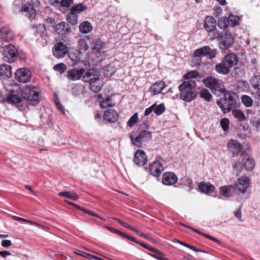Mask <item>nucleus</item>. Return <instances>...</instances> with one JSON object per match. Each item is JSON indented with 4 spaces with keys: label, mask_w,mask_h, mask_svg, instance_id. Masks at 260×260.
<instances>
[{
    "label": "nucleus",
    "mask_w": 260,
    "mask_h": 260,
    "mask_svg": "<svg viewBox=\"0 0 260 260\" xmlns=\"http://www.w3.org/2000/svg\"><path fill=\"white\" fill-rule=\"evenodd\" d=\"M69 58L73 61L78 62L82 56V53L80 50L75 49L68 53Z\"/></svg>",
    "instance_id": "obj_34"
},
{
    "label": "nucleus",
    "mask_w": 260,
    "mask_h": 260,
    "mask_svg": "<svg viewBox=\"0 0 260 260\" xmlns=\"http://www.w3.org/2000/svg\"><path fill=\"white\" fill-rule=\"evenodd\" d=\"M89 86L91 90L95 93L99 92L102 89V85L100 79L90 82Z\"/></svg>",
    "instance_id": "obj_36"
},
{
    "label": "nucleus",
    "mask_w": 260,
    "mask_h": 260,
    "mask_svg": "<svg viewBox=\"0 0 260 260\" xmlns=\"http://www.w3.org/2000/svg\"><path fill=\"white\" fill-rule=\"evenodd\" d=\"M53 69L59 72L61 74H63L67 69V66L63 63H58L53 67Z\"/></svg>",
    "instance_id": "obj_53"
},
{
    "label": "nucleus",
    "mask_w": 260,
    "mask_h": 260,
    "mask_svg": "<svg viewBox=\"0 0 260 260\" xmlns=\"http://www.w3.org/2000/svg\"><path fill=\"white\" fill-rule=\"evenodd\" d=\"M224 97L220 98L216 102L221 111L225 114L230 112L238 105L239 99L238 94L232 91L225 92Z\"/></svg>",
    "instance_id": "obj_1"
},
{
    "label": "nucleus",
    "mask_w": 260,
    "mask_h": 260,
    "mask_svg": "<svg viewBox=\"0 0 260 260\" xmlns=\"http://www.w3.org/2000/svg\"><path fill=\"white\" fill-rule=\"evenodd\" d=\"M164 170L162 164L159 161H155L151 164L149 167L150 174L155 177H158Z\"/></svg>",
    "instance_id": "obj_23"
},
{
    "label": "nucleus",
    "mask_w": 260,
    "mask_h": 260,
    "mask_svg": "<svg viewBox=\"0 0 260 260\" xmlns=\"http://www.w3.org/2000/svg\"><path fill=\"white\" fill-rule=\"evenodd\" d=\"M200 95L201 98L207 102H210L212 100V95L207 89H203L200 91Z\"/></svg>",
    "instance_id": "obj_45"
},
{
    "label": "nucleus",
    "mask_w": 260,
    "mask_h": 260,
    "mask_svg": "<svg viewBox=\"0 0 260 260\" xmlns=\"http://www.w3.org/2000/svg\"><path fill=\"white\" fill-rule=\"evenodd\" d=\"M134 161L138 166H143L147 162V156L145 152L139 149L135 152L134 156Z\"/></svg>",
    "instance_id": "obj_16"
},
{
    "label": "nucleus",
    "mask_w": 260,
    "mask_h": 260,
    "mask_svg": "<svg viewBox=\"0 0 260 260\" xmlns=\"http://www.w3.org/2000/svg\"><path fill=\"white\" fill-rule=\"evenodd\" d=\"M58 195L60 196L64 197L73 201H76L79 198L77 194L75 193H72L70 191L59 192L58 193Z\"/></svg>",
    "instance_id": "obj_44"
},
{
    "label": "nucleus",
    "mask_w": 260,
    "mask_h": 260,
    "mask_svg": "<svg viewBox=\"0 0 260 260\" xmlns=\"http://www.w3.org/2000/svg\"><path fill=\"white\" fill-rule=\"evenodd\" d=\"M118 114L114 109H110L105 111L103 117L105 120L110 123H115L118 119Z\"/></svg>",
    "instance_id": "obj_20"
},
{
    "label": "nucleus",
    "mask_w": 260,
    "mask_h": 260,
    "mask_svg": "<svg viewBox=\"0 0 260 260\" xmlns=\"http://www.w3.org/2000/svg\"><path fill=\"white\" fill-rule=\"evenodd\" d=\"M21 12L29 19L33 20L36 17L37 13L32 4L27 3L23 5Z\"/></svg>",
    "instance_id": "obj_15"
},
{
    "label": "nucleus",
    "mask_w": 260,
    "mask_h": 260,
    "mask_svg": "<svg viewBox=\"0 0 260 260\" xmlns=\"http://www.w3.org/2000/svg\"><path fill=\"white\" fill-rule=\"evenodd\" d=\"M199 76V73L198 71L193 70L189 71L183 75V79L186 80H191L192 78H196Z\"/></svg>",
    "instance_id": "obj_46"
},
{
    "label": "nucleus",
    "mask_w": 260,
    "mask_h": 260,
    "mask_svg": "<svg viewBox=\"0 0 260 260\" xmlns=\"http://www.w3.org/2000/svg\"><path fill=\"white\" fill-rule=\"evenodd\" d=\"M227 147L233 156L237 155L240 153H241L242 155H244L243 152L241 151V145L235 140L229 141L227 144Z\"/></svg>",
    "instance_id": "obj_17"
},
{
    "label": "nucleus",
    "mask_w": 260,
    "mask_h": 260,
    "mask_svg": "<svg viewBox=\"0 0 260 260\" xmlns=\"http://www.w3.org/2000/svg\"><path fill=\"white\" fill-rule=\"evenodd\" d=\"M32 74L30 70L26 68H20L15 72L16 80L21 83H26L31 79Z\"/></svg>",
    "instance_id": "obj_10"
},
{
    "label": "nucleus",
    "mask_w": 260,
    "mask_h": 260,
    "mask_svg": "<svg viewBox=\"0 0 260 260\" xmlns=\"http://www.w3.org/2000/svg\"><path fill=\"white\" fill-rule=\"evenodd\" d=\"M217 25L221 29H226L230 25L229 18L225 17L220 18L217 22Z\"/></svg>",
    "instance_id": "obj_39"
},
{
    "label": "nucleus",
    "mask_w": 260,
    "mask_h": 260,
    "mask_svg": "<svg viewBox=\"0 0 260 260\" xmlns=\"http://www.w3.org/2000/svg\"><path fill=\"white\" fill-rule=\"evenodd\" d=\"M230 121L228 118H224L221 119L220 122V124L223 131H228L229 127Z\"/></svg>",
    "instance_id": "obj_54"
},
{
    "label": "nucleus",
    "mask_w": 260,
    "mask_h": 260,
    "mask_svg": "<svg viewBox=\"0 0 260 260\" xmlns=\"http://www.w3.org/2000/svg\"><path fill=\"white\" fill-rule=\"evenodd\" d=\"M228 18H229V24H231L232 27L238 25L240 20L238 16L234 15L233 14H230Z\"/></svg>",
    "instance_id": "obj_47"
},
{
    "label": "nucleus",
    "mask_w": 260,
    "mask_h": 260,
    "mask_svg": "<svg viewBox=\"0 0 260 260\" xmlns=\"http://www.w3.org/2000/svg\"><path fill=\"white\" fill-rule=\"evenodd\" d=\"M2 55L3 59L9 63L15 62L18 57L17 50L11 44L6 45L3 48Z\"/></svg>",
    "instance_id": "obj_8"
},
{
    "label": "nucleus",
    "mask_w": 260,
    "mask_h": 260,
    "mask_svg": "<svg viewBox=\"0 0 260 260\" xmlns=\"http://www.w3.org/2000/svg\"><path fill=\"white\" fill-rule=\"evenodd\" d=\"M100 72L96 69H90L83 74V80L85 82H90L100 79Z\"/></svg>",
    "instance_id": "obj_14"
},
{
    "label": "nucleus",
    "mask_w": 260,
    "mask_h": 260,
    "mask_svg": "<svg viewBox=\"0 0 260 260\" xmlns=\"http://www.w3.org/2000/svg\"><path fill=\"white\" fill-rule=\"evenodd\" d=\"M232 114L235 118L239 121H243L245 120V116L240 110L234 109L232 111Z\"/></svg>",
    "instance_id": "obj_38"
},
{
    "label": "nucleus",
    "mask_w": 260,
    "mask_h": 260,
    "mask_svg": "<svg viewBox=\"0 0 260 260\" xmlns=\"http://www.w3.org/2000/svg\"><path fill=\"white\" fill-rule=\"evenodd\" d=\"M12 76V67L9 64H4L0 66V76L7 79Z\"/></svg>",
    "instance_id": "obj_29"
},
{
    "label": "nucleus",
    "mask_w": 260,
    "mask_h": 260,
    "mask_svg": "<svg viewBox=\"0 0 260 260\" xmlns=\"http://www.w3.org/2000/svg\"><path fill=\"white\" fill-rule=\"evenodd\" d=\"M252 125L257 131L260 128V119L254 117L251 120Z\"/></svg>",
    "instance_id": "obj_57"
},
{
    "label": "nucleus",
    "mask_w": 260,
    "mask_h": 260,
    "mask_svg": "<svg viewBox=\"0 0 260 260\" xmlns=\"http://www.w3.org/2000/svg\"><path fill=\"white\" fill-rule=\"evenodd\" d=\"M84 89L85 88L83 85L77 84L72 88V94L74 96H77L83 93Z\"/></svg>",
    "instance_id": "obj_37"
},
{
    "label": "nucleus",
    "mask_w": 260,
    "mask_h": 260,
    "mask_svg": "<svg viewBox=\"0 0 260 260\" xmlns=\"http://www.w3.org/2000/svg\"><path fill=\"white\" fill-rule=\"evenodd\" d=\"M238 87H241L243 88H247L248 86V84L246 81L240 80L238 83Z\"/></svg>",
    "instance_id": "obj_64"
},
{
    "label": "nucleus",
    "mask_w": 260,
    "mask_h": 260,
    "mask_svg": "<svg viewBox=\"0 0 260 260\" xmlns=\"http://www.w3.org/2000/svg\"><path fill=\"white\" fill-rule=\"evenodd\" d=\"M67 21L69 23L74 25L76 24L78 22V16L74 12H72L71 10L70 13H69L66 16Z\"/></svg>",
    "instance_id": "obj_40"
},
{
    "label": "nucleus",
    "mask_w": 260,
    "mask_h": 260,
    "mask_svg": "<svg viewBox=\"0 0 260 260\" xmlns=\"http://www.w3.org/2000/svg\"><path fill=\"white\" fill-rule=\"evenodd\" d=\"M73 3V0H61L60 5L63 7H69Z\"/></svg>",
    "instance_id": "obj_60"
},
{
    "label": "nucleus",
    "mask_w": 260,
    "mask_h": 260,
    "mask_svg": "<svg viewBox=\"0 0 260 260\" xmlns=\"http://www.w3.org/2000/svg\"><path fill=\"white\" fill-rule=\"evenodd\" d=\"M252 86L255 89L260 91V76L254 75L250 81Z\"/></svg>",
    "instance_id": "obj_43"
},
{
    "label": "nucleus",
    "mask_w": 260,
    "mask_h": 260,
    "mask_svg": "<svg viewBox=\"0 0 260 260\" xmlns=\"http://www.w3.org/2000/svg\"><path fill=\"white\" fill-rule=\"evenodd\" d=\"M195 233L198 234L199 235H200L204 237H206L207 238V239H210L217 243H220V241L216 239V238L214 237H212L209 235H208L207 234H205V233H204L201 231H200L199 230H197V229H195V231H194Z\"/></svg>",
    "instance_id": "obj_52"
},
{
    "label": "nucleus",
    "mask_w": 260,
    "mask_h": 260,
    "mask_svg": "<svg viewBox=\"0 0 260 260\" xmlns=\"http://www.w3.org/2000/svg\"><path fill=\"white\" fill-rule=\"evenodd\" d=\"M114 106V104L112 103V99L110 97H107L100 102V106L103 109L112 107Z\"/></svg>",
    "instance_id": "obj_41"
},
{
    "label": "nucleus",
    "mask_w": 260,
    "mask_h": 260,
    "mask_svg": "<svg viewBox=\"0 0 260 260\" xmlns=\"http://www.w3.org/2000/svg\"><path fill=\"white\" fill-rule=\"evenodd\" d=\"M196 87V81L193 80L183 82L178 86L180 99L186 102L193 101L197 96Z\"/></svg>",
    "instance_id": "obj_2"
},
{
    "label": "nucleus",
    "mask_w": 260,
    "mask_h": 260,
    "mask_svg": "<svg viewBox=\"0 0 260 260\" xmlns=\"http://www.w3.org/2000/svg\"><path fill=\"white\" fill-rule=\"evenodd\" d=\"M31 28L34 30V34L36 37H42L45 31H46L45 25L43 24L33 25L31 26Z\"/></svg>",
    "instance_id": "obj_33"
},
{
    "label": "nucleus",
    "mask_w": 260,
    "mask_h": 260,
    "mask_svg": "<svg viewBox=\"0 0 260 260\" xmlns=\"http://www.w3.org/2000/svg\"><path fill=\"white\" fill-rule=\"evenodd\" d=\"M222 61L230 69L233 66L236 65L238 62V57L233 53L226 54L222 59Z\"/></svg>",
    "instance_id": "obj_22"
},
{
    "label": "nucleus",
    "mask_w": 260,
    "mask_h": 260,
    "mask_svg": "<svg viewBox=\"0 0 260 260\" xmlns=\"http://www.w3.org/2000/svg\"><path fill=\"white\" fill-rule=\"evenodd\" d=\"M54 103L57 108V109L63 114H65V109L63 106L61 104L59 99L56 95L55 98L54 99Z\"/></svg>",
    "instance_id": "obj_55"
},
{
    "label": "nucleus",
    "mask_w": 260,
    "mask_h": 260,
    "mask_svg": "<svg viewBox=\"0 0 260 260\" xmlns=\"http://www.w3.org/2000/svg\"><path fill=\"white\" fill-rule=\"evenodd\" d=\"M204 28L207 32V36L210 40H212L217 36L220 32L217 28V22L212 16H207L204 20Z\"/></svg>",
    "instance_id": "obj_7"
},
{
    "label": "nucleus",
    "mask_w": 260,
    "mask_h": 260,
    "mask_svg": "<svg viewBox=\"0 0 260 260\" xmlns=\"http://www.w3.org/2000/svg\"><path fill=\"white\" fill-rule=\"evenodd\" d=\"M203 82L215 95L220 96L226 92V89L223 83L214 77H208L203 80Z\"/></svg>",
    "instance_id": "obj_5"
},
{
    "label": "nucleus",
    "mask_w": 260,
    "mask_h": 260,
    "mask_svg": "<svg viewBox=\"0 0 260 260\" xmlns=\"http://www.w3.org/2000/svg\"><path fill=\"white\" fill-rule=\"evenodd\" d=\"M130 139L134 145L141 148L143 142H148L152 139V133L146 130H142L140 133L133 132L130 136Z\"/></svg>",
    "instance_id": "obj_6"
},
{
    "label": "nucleus",
    "mask_w": 260,
    "mask_h": 260,
    "mask_svg": "<svg viewBox=\"0 0 260 260\" xmlns=\"http://www.w3.org/2000/svg\"><path fill=\"white\" fill-rule=\"evenodd\" d=\"M105 70L106 72H107L106 73V75L110 76H111L112 75H113L116 71L115 68L111 65L107 66L105 68Z\"/></svg>",
    "instance_id": "obj_56"
},
{
    "label": "nucleus",
    "mask_w": 260,
    "mask_h": 260,
    "mask_svg": "<svg viewBox=\"0 0 260 260\" xmlns=\"http://www.w3.org/2000/svg\"><path fill=\"white\" fill-rule=\"evenodd\" d=\"M6 101L7 103L15 106L19 110L23 109V101L18 95L10 93L6 98Z\"/></svg>",
    "instance_id": "obj_13"
},
{
    "label": "nucleus",
    "mask_w": 260,
    "mask_h": 260,
    "mask_svg": "<svg viewBox=\"0 0 260 260\" xmlns=\"http://www.w3.org/2000/svg\"><path fill=\"white\" fill-rule=\"evenodd\" d=\"M84 69H73L68 71L67 77L68 79L72 81H76L83 78Z\"/></svg>",
    "instance_id": "obj_19"
},
{
    "label": "nucleus",
    "mask_w": 260,
    "mask_h": 260,
    "mask_svg": "<svg viewBox=\"0 0 260 260\" xmlns=\"http://www.w3.org/2000/svg\"><path fill=\"white\" fill-rule=\"evenodd\" d=\"M56 32L60 35H67L71 32L69 24L65 22H61L56 24L55 27Z\"/></svg>",
    "instance_id": "obj_21"
},
{
    "label": "nucleus",
    "mask_w": 260,
    "mask_h": 260,
    "mask_svg": "<svg viewBox=\"0 0 260 260\" xmlns=\"http://www.w3.org/2000/svg\"><path fill=\"white\" fill-rule=\"evenodd\" d=\"M40 92L38 89L34 86L27 85L21 91L22 98L29 101L37 102L39 100Z\"/></svg>",
    "instance_id": "obj_9"
},
{
    "label": "nucleus",
    "mask_w": 260,
    "mask_h": 260,
    "mask_svg": "<svg viewBox=\"0 0 260 260\" xmlns=\"http://www.w3.org/2000/svg\"><path fill=\"white\" fill-rule=\"evenodd\" d=\"M214 40L217 41L218 47L222 50H226L231 48L235 42L234 38L228 30L219 32L217 36L211 41Z\"/></svg>",
    "instance_id": "obj_4"
},
{
    "label": "nucleus",
    "mask_w": 260,
    "mask_h": 260,
    "mask_svg": "<svg viewBox=\"0 0 260 260\" xmlns=\"http://www.w3.org/2000/svg\"><path fill=\"white\" fill-rule=\"evenodd\" d=\"M1 245L4 247H9L12 245V242L10 240H3L2 241Z\"/></svg>",
    "instance_id": "obj_63"
},
{
    "label": "nucleus",
    "mask_w": 260,
    "mask_h": 260,
    "mask_svg": "<svg viewBox=\"0 0 260 260\" xmlns=\"http://www.w3.org/2000/svg\"><path fill=\"white\" fill-rule=\"evenodd\" d=\"M76 253L78 255H81L84 257H86L87 258H93L94 259H95L96 258V256H93L89 253H85L80 250H78V251L76 252Z\"/></svg>",
    "instance_id": "obj_59"
},
{
    "label": "nucleus",
    "mask_w": 260,
    "mask_h": 260,
    "mask_svg": "<svg viewBox=\"0 0 260 260\" xmlns=\"http://www.w3.org/2000/svg\"><path fill=\"white\" fill-rule=\"evenodd\" d=\"M242 103L246 107H250L252 105L253 101L252 99L248 95H242L241 98Z\"/></svg>",
    "instance_id": "obj_50"
},
{
    "label": "nucleus",
    "mask_w": 260,
    "mask_h": 260,
    "mask_svg": "<svg viewBox=\"0 0 260 260\" xmlns=\"http://www.w3.org/2000/svg\"><path fill=\"white\" fill-rule=\"evenodd\" d=\"M165 109L166 108L163 103L160 104L158 105L156 104L155 108H154L153 112L156 115H160L165 112Z\"/></svg>",
    "instance_id": "obj_49"
},
{
    "label": "nucleus",
    "mask_w": 260,
    "mask_h": 260,
    "mask_svg": "<svg viewBox=\"0 0 260 260\" xmlns=\"http://www.w3.org/2000/svg\"><path fill=\"white\" fill-rule=\"evenodd\" d=\"M76 206L77 209H78L81 211H82L83 212H84V213H85L86 214H88L92 216L96 217L97 218H99L100 219L101 218L98 214H95V213H94L93 212L89 211L86 210V209L82 208L78 205H76Z\"/></svg>",
    "instance_id": "obj_58"
},
{
    "label": "nucleus",
    "mask_w": 260,
    "mask_h": 260,
    "mask_svg": "<svg viewBox=\"0 0 260 260\" xmlns=\"http://www.w3.org/2000/svg\"><path fill=\"white\" fill-rule=\"evenodd\" d=\"M138 119V114L137 113H134L128 120L127 125L131 127L134 126L137 123Z\"/></svg>",
    "instance_id": "obj_51"
},
{
    "label": "nucleus",
    "mask_w": 260,
    "mask_h": 260,
    "mask_svg": "<svg viewBox=\"0 0 260 260\" xmlns=\"http://www.w3.org/2000/svg\"><path fill=\"white\" fill-rule=\"evenodd\" d=\"M92 50L97 53H100L101 50L104 47L105 43L100 39H96L91 43Z\"/></svg>",
    "instance_id": "obj_32"
},
{
    "label": "nucleus",
    "mask_w": 260,
    "mask_h": 260,
    "mask_svg": "<svg viewBox=\"0 0 260 260\" xmlns=\"http://www.w3.org/2000/svg\"><path fill=\"white\" fill-rule=\"evenodd\" d=\"M79 29L81 32L87 34L92 30V26L90 22L85 21L79 25Z\"/></svg>",
    "instance_id": "obj_35"
},
{
    "label": "nucleus",
    "mask_w": 260,
    "mask_h": 260,
    "mask_svg": "<svg viewBox=\"0 0 260 260\" xmlns=\"http://www.w3.org/2000/svg\"><path fill=\"white\" fill-rule=\"evenodd\" d=\"M198 187L201 192L206 194L212 192L215 189V187L213 185L209 182L204 181L198 184Z\"/></svg>",
    "instance_id": "obj_26"
},
{
    "label": "nucleus",
    "mask_w": 260,
    "mask_h": 260,
    "mask_svg": "<svg viewBox=\"0 0 260 260\" xmlns=\"http://www.w3.org/2000/svg\"><path fill=\"white\" fill-rule=\"evenodd\" d=\"M87 7L86 6L83 5L82 3H80L77 5L73 6L71 9V10L72 11V12H74L75 13H76V12H81L84 10L87 9Z\"/></svg>",
    "instance_id": "obj_48"
},
{
    "label": "nucleus",
    "mask_w": 260,
    "mask_h": 260,
    "mask_svg": "<svg viewBox=\"0 0 260 260\" xmlns=\"http://www.w3.org/2000/svg\"><path fill=\"white\" fill-rule=\"evenodd\" d=\"M215 70L218 73L223 75H226L230 72V69L222 60L216 64Z\"/></svg>",
    "instance_id": "obj_31"
},
{
    "label": "nucleus",
    "mask_w": 260,
    "mask_h": 260,
    "mask_svg": "<svg viewBox=\"0 0 260 260\" xmlns=\"http://www.w3.org/2000/svg\"><path fill=\"white\" fill-rule=\"evenodd\" d=\"M0 38L4 41L9 42L14 38V35L9 27H4L0 28Z\"/></svg>",
    "instance_id": "obj_24"
},
{
    "label": "nucleus",
    "mask_w": 260,
    "mask_h": 260,
    "mask_svg": "<svg viewBox=\"0 0 260 260\" xmlns=\"http://www.w3.org/2000/svg\"><path fill=\"white\" fill-rule=\"evenodd\" d=\"M90 38L88 36H85L84 38L79 40L78 44L80 49L87 50L88 49V44L87 41H89Z\"/></svg>",
    "instance_id": "obj_42"
},
{
    "label": "nucleus",
    "mask_w": 260,
    "mask_h": 260,
    "mask_svg": "<svg viewBox=\"0 0 260 260\" xmlns=\"http://www.w3.org/2000/svg\"><path fill=\"white\" fill-rule=\"evenodd\" d=\"M242 165L247 171H252L255 167V161L253 158L247 156H244L242 159Z\"/></svg>",
    "instance_id": "obj_28"
},
{
    "label": "nucleus",
    "mask_w": 260,
    "mask_h": 260,
    "mask_svg": "<svg viewBox=\"0 0 260 260\" xmlns=\"http://www.w3.org/2000/svg\"><path fill=\"white\" fill-rule=\"evenodd\" d=\"M166 86L164 82H156L150 87L149 90L153 95L158 94L162 91Z\"/></svg>",
    "instance_id": "obj_30"
},
{
    "label": "nucleus",
    "mask_w": 260,
    "mask_h": 260,
    "mask_svg": "<svg viewBox=\"0 0 260 260\" xmlns=\"http://www.w3.org/2000/svg\"><path fill=\"white\" fill-rule=\"evenodd\" d=\"M186 181V185H187L189 186L188 192H190L191 190L193 189L192 186V181L191 179L189 177H187L185 178Z\"/></svg>",
    "instance_id": "obj_61"
},
{
    "label": "nucleus",
    "mask_w": 260,
    "mask_h": 260,
    "mask_svg": "<svg viewBox=\"0 0 260 260\" xmlns=\"http://www.w3.org/2000/svg\"><path fill=\"white\" fill-rule=\"evenodd\" d=\"M217 54V50L212 49L209 46H204L198 48L194 51L192 56V67L200 66L202 62V57L205 56L207 59H212L215 58Z\"/></svg>",
    "instance_id": "obj_3"
},
{
    "label": "nucleus",
    "mask_w": 260,
    "mask_h": 260,
    "mask_svg": "<svg viewBox=\"0 0 260 260\" xmlns=\"http://www.w3.org/2000/svg\"><path fill=\"white\" fill-rule=\"evenodd\" d=\"M219 192L222 196L230 197L232 196L236 192L233 185H225L220 187Z\"/></svg>",
    "instance_id": "obj_27"
},
{
    "label": "nucleus",
    "mask_w": 260,
    "mask_h": 260,
    "mask_svg": "<svg viewBox=\"0 0 260 260\" xmlns=\"http://www.w3.org/2000/svg\"><path fill=\"white\" fill-rule=\"evenodd\" d=\"M140 245L142 246V247L147 249L148 250L153 252L154 253H156L157 255H154V254H150L151 256H153L154 257L157 258L158 260H165L167 259L168 258H166L165 256V255L164 253L159 251L156 249H155L151 246H149L147 244L143 243L142 242H139V244Z\"/></svg>",
    "instance_id": "obj_25"
},
{
    "label": "nucleus",
    "mask_w": 260,
    "mask_h": 260,
    "mask_svg": "<svg viewBox=\"0 0 260 260\" xmlns=\"http://www.w3.org/2000/svg\"><path fill=\"white\" fill-rule=\"evenodd\" d=\"M249 179L247 177L242 176L239 178L235 185V191L236 193H238V191H240L242 194H244L248 188Z\"/></svg>",
    "instance_id": "obj_12"
},
{
    "label": "nucleus",
    "mask_w": 260,
    "mask_h": 260,
    "mask_svg": "<svg viewBox=\"0 0 260 260\" xmlns=\"http://www.w3.org/2000/svg\"><path fill=\"white\" fill-rule=\"evenodd\" d=\"M52 52L56 58H62L68 52L67 46L61 41L57 42L54 44L52 48Z\"/></svg>",
    "instance_id": "obj_11"
},
{
    "label": "nucleus",
    "mask_w": 260,
    "mask_h": 260,
    "mask_svg": "<svg viewBox=\"0 0 260 260\" xmlns=\"http://www.w3.org/2000/svg\"><path fill=\"white\" fill-rule=\"evenodd\" d=\"M155 106H156V104H154L153 105H151L149 108L146 109L145 110V112H144L145 116L149 115L152 111H153L154 108H155Z\"/></svg>",
    "instance_id": "obj_62"
},
{
    "label": "nucleus",
    "mask_w": 260,
    "mask_h": 260,
    "mask_svg": "<svg viewBox=\"0 0 260 260\" xmlns=\"http://www.w3.org/2000/svg\"><path fill=\"white\" fill-rule=\"evenodd\" d=\"M177 181V176L173 172H167L162 174V183L166 185H172Z\"/></svg>",
    "instance_id": "obj_18"
}]
</instances>
